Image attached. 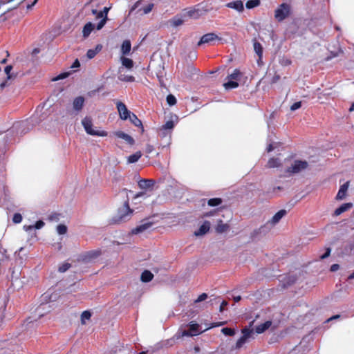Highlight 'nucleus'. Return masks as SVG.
Listing matches in <instances>:
<instances>
[{
  "label": "nucleus",
  "mask_w": 354,
  "mask_h": 354,
  "mask_svg": "<svg viewBox=\"0 0 354 354\" xmlns=\"http://www.w3.org/2000/svg\"><path fill=\"white\" fill-rule=\"evenodd\" d=\"M133 210L129 207V198L124 201L123 205L118 208L116 216L113 218L112 223H120L127 221L132 215Z\"/></svg>",
  "instance_id": "f257e3e1"
},
{
  "label": "nucleus",
  "mask_w": 354,
  "mask_h": 354,
  "mask_svg": "<svg viewBox=\"0 0 354 354\" xmlns=\"http://www.w3.org/2000/svg\"><path fill=\"white\" fill-rule=\"evenodd\" d=\"M82 124L86 133L91 136L105 137L108 132L104 130L95 129L93 128V120L90 116H86L82 120Z\"/></svg>",
  "instance_id": "f03ea898"
},
{
  "label": "nucleus",
  "mask_w": 354,
  "mask_h": 354,
  "mask_svg": "<svg viewBox=\"0 0 354 354\" xmlns=\"http://www.w3.org/2000/svg\"><path fill=\"white\" fill-rule=\"evenodd\" d=\"M291 15V6L287 3H282L274 10V18L281 22Z\"/></svg>",
  "instance_id": "7ed1b4c3"
},
{
  "label": "nucleus",
  "mask_w": 354,
  "mask_h": 354,
  "mask_svg": "<svg viewBox=\"0 0 354 354\" xmlns=\"http://www.w3.org/2000/svg\"><path fill=\"white\" fill-rule=\"evenodd\" d=\"M308 162L306 160H296L293 163L288 167L286 172L289 174H295L301 172V171L307 169Z\"/></svg>",
  "instance_id": "20e7f679"
},
{
  "label": "nucleus",
  "mask_w": 354,
  "mask_h": 354,
  "mask_svg": "<svg viewBox=\"0 0 354 354\" xmlns=\"http://www.w3.org/2000/svg\"><path fill=\"white\" fill-rule=\"evenodd\" d=\"M101 254L100 250H91L82 254L80 257V260L85 263L90 262L97 258Z\"/></svg>",
  "instance_id": "39448f33"
},
{
  "label": "nucleus",
  "mask_w": 354,
  "mask_h": 354,
  "mask_svg": "<svg viewBox=\"0 0 354 354\" xmlns=\"http://www.w3.org/2000/svg\"><path fill=\"white\" fill-rule=\"evenodd\" d=\"M116 105L120 118L123 120H127L132 113L128 110L127 106L122 102H118Z\"/></svg>",
  "instance_id": "423d86ee"
},
{
  "label": "nucleus",
  "mask_w": 354,
  "mask_h": 354,
  "mask_svg": "<svg viewBox=\"0 0 354 354\" xmlns=\"http://www.w3.org/2000/svg\"><path fill=\"white\" fill-rule=\"evenodd\" d=\"M142 223L135 228H133L131 231V233L133 234H138L139 233L143 232L147 230L149 227H151L153 225L152 222L149 221L147 219H145L142 221Z\"/></svg>",
  "instance_id": "0eeeda50"
},
{
  "label": "nucleus",
  "mask_w": 354,
  "mask_h": 354,
  "mask_svg": "<svg viewBox=\"0 0 354 354\" xmlns=\"http://www.w3.org/2000/svg\"><path fill=\"white\" fill-rule=\"evenodd\" d=\"M216 39H220V38L215 33H207L201 37V39L197 44V46H201L202 44H209Z\"/></svg>",
  "instance_id": "6e6552de"
},
{
  "label": "nucleus",
  "mask_w": 354,
  "mask_h": 354,
  "mask_svg": "<svg viewBox=\"0 0 354 354\" xmlns=\"http://www.w3.org/2000/svg\"><path fill=\"white\" fill-rule=\"evenodd\" d=\"M110 10V8L104 7L102 10L100 11L98 13V17H102V19L100 21V22L97 25V30H101L106 23L108 20V12Z\"/></svg>",
  "instance_id": "1a4fd4ad"
},
{
  "label": "nucleus",
  "mask_w": 354,
  "mask_h": 354,
  "mask_svg": "<svg viewBox=\"0 0 354 354\" xmlns=\"http://www.w3.org/2000/svg\"><path fill=\"white\" fill-rule=\"evenodd\" d=\"M113 134L117 138L124 140L130 145H133L135 143L134 139L131 136L122 131H115Z\"/></svg>",
  "instance_id": "9d476101"
},
{
  "label": "nucleus",
  "mask_w": 354,
  "mask_h": 354,
  "mask_svg": "<svg viewBox=\"0 0 354 354\" xmlns=\"http://www.w3.org/2000/svg\"><path fill=\"white\" fill-rule=\"evenodd\" d=\"M156 183L153 179H141L138 181V186L140 189H147L152 188Z\"/></svg>",
  "instance_id": "9b49d317"
},
{
  "label": "nucleus",
  "mask_w": 354,
  "mask_h": 354,
  "mask_svg": "<svg viewBox=\"0 0 354 354\" xmlns=\"http://www.w3.org/2000/svg\"><path fill=\"white\" fill-rule=\"evenodd\" d=\"M210 229V223L207 221H205L203 225L199 227V229L194 232V235L196 236H200L205 234L209 232Z\"/></svg>",
  "instance_id": "f8f14e48"
},
{
  "label": "nucleus",
  "mask_w": 354,
  "mask_h": 354,
  "mask_svg": "<svg viewBox=\"0 0 354 354\" xmlns=\"http://www.w3.org/2000/svg\"><path fill=\"white\" fill-rule=\"evenodd\" d=\"M226 6L230 8L234 9L239 12H242L244 10L243 1L241 0H236L227 3Z\"/></svg>",
  "instance_id": "ddd939ff"
},
{
  "label": "nucleus",
  "mask_w": 354,
  "mask_h": 354,
  "mask_svg": "<svg viewBox=\"0 0 354 354\" xmlns=\"http://www.w3.org/2000/svg\"><path fill=\"white\" fill-rule=\"evenodd\" d=\"M348 185H349L348 181L346 182L344 184L341 185V187L337 192V194L336 196L337 200H342L345 198L346 192L348 188Z\"/></svg>",
  "instance_id": "4468645a"
},
{
  "label": "nucleus",
  "mask_w": 354,
  "mask_h": 354,
  "mask_svg": "<svg viewBox=\"0 0 354 354\" xmlns=\"http://www.w3.org/2000/svg\"><path fill=\"white\" fill-rule=\"evenodd\" d=\"M84 103V98L82 96L77 97L74 99L73 102V109L80 111L82 109Z\"/></svg>",
  "instance_id": "2eb2a0df"
},
{
  "label": "nucleus",
  "mask_w": 354,
  "mask_h": 354,
  "mask_svg": "<svg viewBox=\"0 0 354 354\" xmlns=\"http://www.w3.org/2000/svg\"><path fill=\"white\" fill-rule=\"evenodd\" d=\"M352 207L353 204L351 203H344L335 210L334 215L339 216L344 212L350 209Z\"/></svg>",
  "instance_id": "dca6fc26"
},
{
  "label": "nucleus",
  "mask_w": 354,
  "mask_h": 354,
  "mask_svg": "<svg viewBox=\"0 0 354 354\" xmlns=\"http://www.w3.org/2000/svg\"><path fill=\"white\" fill-rule=\"evenodd\" d=\"M271 325H272L271 321H266L264 323L257 326L255 328V332L258 334L263 333L267 329H268L271 326Z\"/></svg>",
  "instance_id": "f3484780"
},
{
  "label": "nucleus",
  "mask_w": 354,
  "mask_h": 354,
  "mask_svg": "<svg viewBox=\"0 0 354 354\" xmlns=\"http://www.w3.org/2000/svg\"><path fill=\"white\" fill-rule=\"evenodd\" d=\"M94 28H95V26L93 23H91V22L86 23L83 27V30H82L83 37L84 38H87L90 35V34L91 33V32L93 30Z\"/></svg>",
  "instance_id": "a211bd4d"
},
{
  "label": "nucleus",
  "mask_w": 354,
  "mask_h": 354,
  "mask_svg": "<svg viewBox=\"0 0 354 354\" xmlns=\"http://www.w3.org/2000/svg\"><path fill=\"white\" fill-rule=\"evenodd\" d=\"M287 212L285 209H281L277 212L271 218L270 223L274 225L277 223L286 214Z\"/></svg>",
  "instance_id": "6ab92c4d"
},
{
  "label": "nucleus",
  "mask_w": 354,
  "mask_h": 354,
  "mask_svg": "<svg viewBox=\"0 0 354 354\" xmlns=\"http://www.w3.org/2000/svg\"><path fill=\"white\" fill-rule=\"evenodd\" d=\"M129 119L136 127H140L141 129V132H144V127L142 125V121L138 118L137 115L134 113H131L129 116Z\"/></svg>",
  "instance_id": "aec40b11"
},
{
  "label": "nucleus",
  "mask_w": 354,
  "mask_h": 354,
  "mask_svg": "<svg viewBox=\"0 0 354 354\" xmlns=\"http://www.w3.org/2000/svg\"><path fill=\"white\" fill-rule=\"evenodd\" d=\"M198 6L199 8L201 16L214 10V8L211 6V4L202 3L198 4Z\"/></svg>",
  "instance_id": "412c9836"
},
{
  "label": "nucleus",
  "mask_w": 354,
  "mask_h": 354,
  "mask_svg": "<svg viewBox=\"0 0 354 354\" xmlns=\"http://www.w3.org/2000/svg\"><path fill=\"white\" fill-rule=\"evenodd\" d=\"M153 278V274L149 270H144L140 277V279L142 282L147 283L151 281Z\"/></svg>",
  "instance_id": "4be33fe9"
},
{
  "label": "nucleus",
  "mask_w": 354,
  "mask_h": 354,
  "mask_svg": "<svg viewBox=\"0 0 354 354\" xmlns=\"http://www.w3.org/2000/svg\"><path fill=\"white\" fill-rule=\"evenodd\" d=\"M102 48V46L101 44H97L94 49H89L86 53V56L88 59H92L95 57V55L101 51Z\"/></svg>",
  "instance_id": "5701e85b"
},
{
  "label": "nucleus",
  "mask_w": 354,
  "mask_h": 354,
  "mask_svg": "<svg viewBox=\"0 0 354 354\" xmlns=\"http://www.w3.org/2000/svg\"><path fill=\"white\" fill-rule=\"evenodd\" d=\"M281 165V161L277 158H271L267 162L266 167L268 168L279 167Z\"/></svg>",
  "instance_id": "b1692460"
},
{
  "label": "nucleus",
  "mask_w": 354,
  "mask_h": 354,
  "mask_svg": "<svg viewBox=\"0 0 354 354\" xmlns=\"http://www.w3.org/2000/svg\"><path fill=\"white\" fill-rule=\"evenodd\" d=\"M229 229V225L227 223H223L222 220H220L216 226V232L217 233H223Z\"/></svg>",
  "instance_id": "393cba45"
},
{
  "label": "nucleus",
  "mask_w": 354,
  "mask_h": 354,
  "mask_svg": "<svg viewBox=\"0 0 354 354\" xmlns=\"http://www.w3.org/2000/svg\"><path fill=\"white\" fill-rule=\"evenodd\" d=\"M131 44L129 40H124L121 46V50L123 55H127L131 51Z\"/></svg>",
  "instance_id": "a878e982"
},
{
  "label": "nucleus",
  "mask_w": 354,
  "mask_h": 354,
  "mask_svg": "<svg viewBox=\"0 0 354 354\" xmlns=\"http://www.w3.org/2000/svg\"><path fill=\"white\" fill-rule=\"evenodd\" d=\"M189 330L191 333H192L193 336L197 335H198L200 333V332H199L200 326L197 323H195L194 322H191L189 324Z\"/></svg>",
  "instance_id": "bb28decb"
},
{
  "label": "nucleus",
  "mask_w": 354,
  "mask_h": 354,
  "mask_svg": "<svg viewBox=\"0 0 354 354\" xmlns=\"http://www.w3.org/2000/svg\"><path fill=\"white\" fill-rule=\"evenodd\" d=\"M253 46H254V50L255 53L257 54L259 57L261 59L263 55V47H262L261 44L254 39Z\"/></svg>",
  "instance_id": "cd10ccee"
},
{
  "label": "nucleus",
  "mask_w": 354,
  "mask_h": 354,
  "mask_svg": "<svg viewBox=\"0 0 354 354\" xmlns=\"http://www.w3.org/2000/svg\"><path fill=\"white\" fill-rule=\"evenodd\" d=\"M141 156H142V153H141V151H138L128 157V162L129 163L136 162L141 158Z\"/></svg>",
  "instance_id": "c85d7f7f"
},
{
  "label": "nucleus",
  "mask_w": 354,
  "mask_h": 354,
  "mask_svg": "<svg viewBox=\"0 0 354 354\" xmlns=\"http://www.w3.org/2000/svg\"><path fill=\"white\" fill-rule=\"evenodd\" d=\"M223 200L221 198H213L207 201V205L211 207H216L221 205Z\"/></svg>",
  "instance_id": "c756f323"
},
{
  "label": "nucleus",
  "mask_w": 354,
  "mask_h": 354,
  "mask_svg": "<svg viewBox=\"0 0 354 354\" xmlns=\"http://www.w3.org/2000/svg\"><path fill=\"white\" fill-rule=\"evenodd\" d=\"M122 64L128 69H131L133 67V61L131 59L127 57H122Z\"/></svg>",
  "instance_id": "7c9ffc66"
},
{
  "label": "nucleus",
  "mask_w": 354,
  "mask_h": 354,
  "mask_svg": "<svg viewBox=\"0 0 354 354\" xmlns=\"http://www.w3.org/2000/svg\"><path fill=\"white\" fill-rule=\"evenodd\" d=\"M91 317V313L89 310H84L81 314V324H86V320H89Z\"/></svg>",
  "instance_id": "2f4dec72"
},
{
  "label": "nucleus",
  "mask_w": 354,
  "mask_h": 354,
  "mask_svg": "<svg viewBox=\"0 0 354 354\" xmlns=\"http://www.w3.org/2000/svg\"><path fill=\"white\" fill-rule=\"evenodd\" d=\"M187 15L188 17H192V18H194V19L199 18L201 17L199 8L198 7L196 9H192V10H189L187 12Z\"/></svg>",
  "instance_id": "473e14b6"
},
{
  "label": "nucleus",
  "mask_w": 354,
  "mask_h": 354,
  "mask_svg": "<svg viewBox=\"0 0 354 354\" xmlns=\"http://www.w3.org/2000/svg\"><path fill=\"white\" fill-rule=\"evenodd\" d=\"M260 0H249L246 2L245 6L248 9H252L260 5Z\"/></svg>",
  "instance_id": "72a5a7b5"
},
{
  "label": "nucleus",
  "mask_w": 354,
  "mask_h": 354,
  "mask_svg": "<svg viewBox=\"0 0 354 354\" xmlns=\"http://www.w3.org/2000/svg\"><path fill=\"white\" fill-rule=\"evenodd\" d=\"M225 89H232L237 88L239 86V84L236 81L229 80L228 82L224 83L223 84Z\"/></svg>",
  "instance_id": "f704fd0d"
},
{
  "label": "nucleus",
  "mask_w": 354,
  "mask_h": 354,
  "mask_svg": "<svg viewBox=\"0 0 354 354\" xmlns=\"http://www.w3.org/2000/svg\"><path fill=\"white\" fill-rule=\"evenodd\" d=\"M241 75V71L239 69L236 68L232 74L229 75L227 77V78L230 80H239Z\"/></svg>",
  "instance_id": "c9c22d12"
},
{
  "label": "nucleus",
  "mask_w": 354,
  "mask_h": 354,
  "mask_svg": "<svg viewBox=\"0 0 354 354\" xmlns=\"http://www.w3.org/2000/svg\"><path fill=\"white\" fill-rule=\"evenodd\" d=\"M171 26L176 27L183 24V20L180 17H174L170 20Z\"/></svg>",
  "instance_id": "e433bc0d"
},
{
  "label": "nucleus",
  "mask_w": 354,
  "mask_h": 354,
  "mask_svg": "<svg viewBox=\"0 0 354 354\" xmlns=\"http://www.w3.org/2000/svg\"><path fill=\"white\" fill-rule=\"evenodd\" d=\"M221 332L227 336H233L235 334V330L233 328L227 327L222 328Z\"/></svg>",
  "instance_id": "4c0bfd02"
},
{
  "label": "nucleus",
  "mask_w": 354,
  "mask_h": 354,
  "mask_svg": "<svg viewBox=\"0 0 354 354\" xmlns=\"http://www.w3.org/2000/svg\"><path fill=\"white\" fill-rule=\"evenodd\" d=\"M167 102L169 106H173L176 104V99L174 95L169 94L167 96Z\"/></svg>",
  "instance_id": "58836bf2"
},
{
  "label": "nucleus",
  "mask_w": 354,
  "mask_h": 354,
  "mask_svg": "<svg viewBox=\"0 0 354 354\" xmlns=\"http://www.w3.org/2000/svg\"><path fill=\"white\" fill-rule=\"evenodd\" d=\"M247 340V335H243L236 342V348H240L245 343Z\"/></svg>",
  "instance_id": "ea45409f"
},
{
  "label": "nucleus",
  "mask_w": 354,
  "mask_h": 354,
  "mask_svg": "<svg viewBox=\"0 0 354 354\" xmlns=\"http://www.w3.org/2000/svg\"><path fill=\"white\" fill-rule=\"evenodd\" d=\"M57 231L59 234H64L67 232V227L64 224H59L57 227Z\"/></svg>",
  "instance_id": "a19ab883"
},
{
  "label": "nucleus",
  "mask_w": 354,
  "mask_h": 354,
  "mask_svg": "<svg viewBox=\"0 0 354 354\" xmlns=\"http://www.w3.org/2000/svg\"><path fill=\"white\" fill-rule=\"evenodd\" d=\"M174 127V123L172 120H168L165 122V124H163L161 127L162 129L167 130V129H171Z\"/></svg>",
  "instance_id": "79ce46f5"
},
{
  "label": "nucleus",
  "mask_w": 354,
  "mask_h": 354,
  "mask_svg": "<svg viewBox=\"0 0 354 354\" xmlns=\"http://www.w3.org/2000/svg\"><path fill=\"white\" fill-rule=\"evenodd\" d=\"M154 7V4L151 3H149L147 6L144 7L142 8V15H146V14H148L149 13L153 8Z\"/></svg>",
  "instance_id": "37998d69"
},
{
  "label": "nucleus",
  "mask_w": 354,
  "mask_h": 354,
  "mask_svg": "<svg viewBox=\"0 0 354 354\" xmlns=\"http://www.w3.org/2000/svg\"><path fill=\"white\" fill-rule=\"evenodd\" d=\"M71 265L69 263H64L61 266L59 267V272H64L68 270L71 268Z\"/></svg>",
  "instance_id": "c03bdc74"
},
{
  "label": "nucleus",
  "mask_w": 354,
  "mask_h": 354,
  "mask_svg": "<svg viewBox=\"0 0 354 354\" xmlns=\"http://www.w3.org/2000/svg\"><path fill=\"white\" fill-rule=\"evenodd\" d=\"M142 1V0H138L131 6L129 12V16L131 15L133 11L140 6Z\"/></svg>",
  "instance_id": "a18cd8bd"
},
{
  "label": "nucleus",
  "mask_w": 354,
  "mask_h": 354,
  "mask_svg": "<svg viewBox=\"0 0 354 354\" xmlns=\"http://www.w3.org/2000/svg\"><path fill=\"white\" fill-rule=\"evenodd\" d=\"M12 221L15 223H20L22 221V216L19 213H15L12 218Z\"/></svg>",
  "instance_id": "49530a36"
},
{
  "label": "nucleus",
  "mask_w": 354,
  "mask_h": 354,
  "mask_svg": "<svg viewBox=\"0 0 354 354\" xmlns=\"http://www.w3.org/2000/svg\"><path fill=\"white\" fill-rule=\"evenodd\" d=\"M120 80H122V81H124V82H134L135 78L132 75H126V76L121 75L120 77Z\"/></svg>",
  "instance_id": "de8ad7c7"
},
{
  "label": "nucleus",
  "mask_w": 354,
  "mask_h": 354,
  "mask_svg": "<svg viewBox=\"0 0 354 354\" xmlns=\"http://www.w3.org/2000/svg\"><path fill=\"white\" fill-rule=\"evenodd\" d=\"M207 298V295L206 293H202L201 295H200L198 296V297L195 301V302L198 303V302L203 301L205 300Z\"/></svg>",
  "instance_id": "09e8293b"
},
{
  "label": "nucleus",
  "mask_w": 354,
  "mask_h": 354,
  "mask_svg": "<svg viewBox=\"0 0 354 354\" xmlns=\"http://www.w3.org/2000/svg\"><path fill=\"white\" fill-rule=\"evenodd\" d=\"M301 102H296L292 104V106H290V109H291V111H295V110L299 109L301 107Z\"/></svg>",
  "instance_id": "8fccbe9b"
},
{
  "label": "nucleus",
  "mask_w": 354,
  "mask_h": 354,
  "mask_svg": "<svg viewBox=\"0 0 354 354\" xmlns=\"http://www.w3.org/2000/svg\"><path fill=\"white\" fill-rule=\"evenodd\" d=\"M154 150V147L153 145L150 144H147L145 147V153H151Z\"/></svg>",
  "instance_id": "3c124183"
},
{
  "label": "nucleus",
  "mask_w": 354,
  "mask_h": 354,
  "mask_svg": "<svg viewBox=\"0 0 354 354\" xmlns=\"http://www.w3.org/2000/svg\"><path fill=\"white\" fill-rule=\"evenodd\" d=\"M70 75V73L68 72H66V73H62L61 74H59L56 78L55 80H63L64 78H66L68 75Z\"/></svg>",
  "instance_id": "603ef678"
},
{
  "label": "nucleus",
  "mask_w": 354,
  "mask_h": 354,
  "mask_svg": "<svg viewBox=\"0 0 354 354\" xmlns=\"http://www.w3.org/2000/svg\"><path fill=\"white\" fill-rule=\"evenodd\" d=\"M330 251H331L330 248H326V252H325L324 254H322V255L320 257V258H321L322 259H326V258L330 256Z\"/></svg>",
  "instance_id": "864d4df0"
},
{
  "label": "nucleus",
  "mask_w": 354,
  "mask_h": 354,
  "mask_svg": "<svg viewBox=\"0 0 354 354\" xmlns=\"http://www.w3.org/2000/svg\"><path fill=\"white\" fill-rule=\"evenodd\" d=\"M100 12V11H98L97 9H92L91 10V13L92 15L95 17V19H102V17H98V13Z\"/></svg>",
  "instance_id": "5fc2aeb1"
},
{
  "label": "nucleus",
  "mask_w": 354,
  "mask_h": 354,
  "mask_svg": "<svg viewBox=\"0 0 354 354\" xmlns=\"http://www.w3.org/2000/svg\"><path fill=\"white\" fill-rule=\"evenodd\" d=\"M44 225V222L39 220L36 222L35 225H34V227L36 229H40Z\"/></svg>",
  "instance_id": "6e6d98bb"
},
{
  "label": "nucleus",
  "mask_w": 354,
  "mask_h": 354,
  "mask_svg": "<svg viewBox=\"0 0 354 354\" xmlns=\"http://www.w3.org/2000/svg\"><path fill=\"white\" fill-rule=\"evenodd\" d=\"M12 69V66L11 65H8L7 66L5 67V73L7 74L8 75V79H10V73L11 71V70Z\"/></svg>",
  "instance_id": "4d7b16f0"
},
{
  "label": "nucleus",
  "mask_w": 354,
  "mask_h": 354,
  "mask_svg": "<svg viewBox=\"0 0 354 354\" xmlns=\"http://www.w3.org/2000/svg\"><path fill=\"white\" fill-rule=\"evenodd\" d=\"M252 332V330H250L248 328H244L242 330L243 335H247V339H248L250 337Z\"/></svg>",
  "instance_id": "13d9d810"
},
{
  "label": "nucleus",
  "mask_w": 354,
  "mask_h": 354,
  "mask_svg": "<svg viewBox=\"0 0 354 354\" xmlns=\"http://www.w3.org/2000/svg\"><path fill=\"white\" fill-rule=\"evenodd\" d=\"M228 304V303L226 301H223L220 305V308H219V311L220 312H223L225 308V306H227Z\"/></svg>",
  "instance_id": "bf43d9fd"
},
{
  "label": "nucleus",
  "mask_w": 354,
  "mask_h": 354,
  "mask_svg": "<svg viewBox=\"0 0 354 354\" xmlns=\"http://www.w3.org/2000/svg\"><path fill=\"white\" fill-rule=\"evenodd\" d=\"M339 268V264H337V263H335V264H333L331 266H330V270L331 272H335L337 270H338Z\"/></svg>",
  "instance_id": "052dcab7"
},
{
  "label": "nucleus",
  "mask_w": 354,
  "mask_h": 354,
  "mask_svg": "<svg viewBox=\"0 0 354 354\" xmlns=\"http://www.w3.org/2000/svg\"><path fill=\"white\" fill-rule=\"evenodd\" d=\"M182 336L192 337V336H193V335H192V333H191L189 330H184L182 332Z\"/></svg>",
  "instance_id": "680f3d73"
},
{
  "label": "nucleus",
  "mask_w": 354,
  "mask_h": 354,
  "mask_svg": "<svg viewBox=\"0 0 354 354\" xmlns=\"http://www.w3.org/2000/svg\"><path fill=\"white\" fill-rule=\"evenodd\" d=\"M80 66V63L78 60V59H76L75 62L71 65V68H79Z\"/></svg>",
  "instance_id": "e2e57ef3"
},
{
  "label": "nucleus",
  "mask_w": 354,
  "mask_h": 354,
  "mask_svg": "<svg viewBox=\"0 0 354 354\" xmlns=\"http://www.w3.org/2000/svg\"><path fill=\"white\" fill-rule=\"evenodd\" d=\"M6 12L0 15V23L4 22L8 19V17L6 16Z\"/></svg>",
  "instance_id": "0e129e2a"
},
{
  "label": "nucleus",
  "mask_w": 354,
  "mask_h": 354,
  "mask_svg": "<svg viewBox=\"0 0 354 354\" xmlns=\"http://www.w3.org/2000/svg\"><path fill=\"white\" fill-rule=\"evenodd\" d=\"M214 211H210V212L204 213L202 216V218L211 216L214 214Z\"/></svg>",
  "instance_id": "69168bd1"
},
{
  "label": "nucleus",
  "mask_w": 354,
  "mask_h": 354,
  "mask_svg": "<svg viewBox=\"0 0 354 354\" xmlns=\"http://www.w3.org/2000/svg\"><path fill=\"white\" fill-rule=\"evenodd\" d=\"M280 79V76L279 75H275L272 79V83H276Z\"/></svg>",
  "instance_id": "338daca9"
},
{
  "label": "nucleus",
  "mask_w": 354,
  "mask_h": 354,
  "mask_svg": "<svg viewBox=\"0 0 354 354\" xmlns=\"http://www.w3.org/2000/svg\"><path fill=\"white\" fill-rule=\"evenodd\" d=\"M274 147L273 145L272 144H270L267 147L266 150H267L268 152H271L272 151L274 150Z\"/></svg>",
  "instance_id": "774afa93"
}]
</instances>
